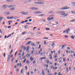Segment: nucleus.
<instances>
[{
    "label": "nucleus",
    "mask_w": 75,
    "mask_h": 75,
    "mask_svg": "<svg viewBox=\"0 0 75 75\" xmlns=\"http://www.w3.org/2000/svg\"><path fill=\"white\" fill-rule=\"evenodd\" d=\"M43 22H45V19H43Z\"/></svg>",
    "instance_id": "nucleus-62"
},
{
    "label": "nucleus",
    "mask_w": 75,
    "mask_h": 75,
    "mask_svg": "<svg viewBox=\"0 0 75 75\" xmlns=\"http://www.w3.org/2000/svg\"><path fill=\"white\" fill-rule=\"evenodd\" d=\"M5 56H6V53H4V57H5Z\"/></svg>",
    "instance_id": "nucleus-37"
},
{
    "label": "nucleus",
    "mask_w": 75,
    "mask_h": 75,
    "mask_svg": "<svg viewBox=\"0 0 75 75\" xmlns=\"http://www.w3.org/2000/svg\"><path fill=\"white\" fill-rule=\"evenodd\" d=\"M10 57H9V58L8 59L7 61H9V59H10Z\"/></svg>",
    "instance_id": "nucleus-45"
},
{
    "label": "nucleus",
    "mask_w": 75,
    "mask_h": 75,
    "mask_svg": "<svg viewBox=\"0 0 75 75\" xmlns=\"http://www.w3.org/2000/svg\"><path fill=\"white\" fill-rule=\"evenodd\" d=\"M39 4H44L45 3H42V2H39Z\"/></svg>",
    "instance_id": "nucleus-25"
},
{
    "label": "nucleus",
    "mask_w": 75,
    "mask_h": 75,
    "mask_svg": "<svg viewBox=\"0 0 75 75\" xmlns=\"http://www.w3.org/2000/svg\"><path fill=\"white\" fill-rule=\"evenodd\" d=\"M64 37H65V38H68V37L67 35H65Z\"/></svg>",
    "instance_id": "nucleus-36"
},
{
    "label": "nucleus",
    "mask_w": 75,
    "mask_h": 75,
    "mask_svg": "<svg viewBox=\"0 0 75 75\" xmlns=\"http://www.w3.org/2000/svg\"><path fill=\"white\" fill-rule=\"evenodd\" d=\"M25 61H26V59H25L24 60H23V62L24 63L25 62Z\"/></svg>",
    "instance_id": "nucleus-44"
},
{
    "label": "nucleus",
    "mask_w": 75,
    "mask_h": 75,
    "mask_svg": "<svg viewBox=\"0 0 75 75\" xmlns=\"http://www.w3.org/2000/svg\"><path fill=\"white\" fill-rule=\"evenodd\" d=\"M64 11H61L60 13V15H62V16H64L66 14V13H64Z\"/></svg>",
    "instance_id": "nucleus-3"
},
{
    "label": "nucleus",
    "mask_w": 75,
    "mask_h": 75,
    "mask_svg": "<svg viewBox=\"0 0 75 75\" xmlns=\"http://www.w3.org/2000/svg\"><path fill=\"white\" fill-rule=\"evenodd\" d=\"M25 68L26 70H27V66L25 67Z\"/></svg>",
    "instance_id": "nucleus-55"
},
{
    "label": "nucleus",
    "mask_w": 75,
    "mask_h": 75,
    "mask_svg": "<svg viewBox=\"0 0 75 75\" xmlns=\"http://www.w3.org/2000/svg\"><path fill=\"white\" fill-rule=\"evenodd\" d=\"M29 63V61H28V60L26 61V64H28Z\"/></svg>",
    "instance_id": "nucleus-29"
},
{
    "label": "nucleus",
    "mask_w": 75,
    "mask_h": 75,
    "mask_svg": "<svg viewBox=\"0 0 75 75\" xmlns=\"http://www.w3.org/2000/svg\"><path fill=\"white\" fill-rule=\"evenodd\" d=\"M57 74V72H55V73L54 74V75H56Z\"/></svg>",
    "instance_id": "nucleus-51"
},
{
    "label": "nucleus",
    "mask_w": 75,
    "mask_h": 75,
    "mask_svg": "<svg viewBox=\"0 0 75 75\" xmlns=\"http://www.w3.org/2000/svg\"><path fill=\"white\" fill-rule=\"evenodd\" d=\"M71 38H72V39H74V36H71Z\"/></svg>",
    "instance_id": "nucleus-31"
},
{
    "label": "nucleus",
    "mask_w": 75,
    "mask_h": 75,
    "mask_svg": "<svg viewBox=\"0 0 75 75\" xmlns=\"http://www.w3.org/2000/svg\"><path fill=\"white\" fill-rule=\"evenodd\" d=\"M43 39H48V38H43Z\"/></svg>",
    "instance_id": "nucleus-50"
},
{
    "label": "nucleus",
    "mask_w": 75,
    "mask_h": 75,
    "mask_svg": "<svg viewBox=\"0 0 75 75\" xmlns=\"http://www.w3.org/2000/svg\"><path fill=\"white\" fill-rule=\"evenodd\" d=\"M55 45V43L54 42H53L51 45V46L52 47H54V46Z\"/></svg>",
    "instance_id": "nucleus-14"
},
{
    "label": "nucleus",
    "mask_w": 75,
    "mask_h": 75,
    "mask_svg": "<svg viewBox=\"0 0 75 75\" xmlns=\"http://www.w3.org/2000/svg\"><path fill=\"white\" fill-rule=\"evenodd\" d=\"M71 4H75V2H71Z\"/></svg>",
    "instance_id": "nucleus-33"
},
{
    "label": "nucleus",
    "mask_w": 75,
    "mask_h": 75,
    "mask_svg": "<svg viewBox=\"0 0 75 75\" xmlns=\"http://www.w3.org/2000/svg\"><path fill=\"white\" fill-rule=\"evenodd\" d=\"M12 5H11L10 6H8V7H12Z\"/></svg>",
    "instance_id": "nucleus-64"
},
{
    "label": "nucleus",
    "mask_w": 75,
    "mask_h": 75,
    "mask_svg": "<svg viewBox=\"0 0 75 75\" xmlns=\"http://www.w3.org/2000/svg\"><path fill=\"white\" fill-rule=\"evenodd\" d=\"M29 49H30V47L28 46H27V47L26 51V52L28 51V50H29Z\"/></svg>",
    "instance_id": "nucleus-7"
},
{
    "label": "nucleus",
    "mask_w": 75,
    "mask_h": 75,
    "mask_svg": "<svg viewBox=\"0 0 75 75\" xmlns=\"http://www.w3.org/2000/svg\"><path fill=\"white\" fill-rule=\"evenodd\" d=\"M31 21H32V19H30L29 20V22H31Z\"/></svg>",
    "instance_id": "nucleus-40"
},
{
    "label": "nucleus",
    "mask_w": 75,
    "mask_h": 75,
    "mask_svg": "<svg viewBox=\"0 0 75 75\" xmlns=\"http://www.w3.org/2000/svg\"><path fill=\"white\" fill-rule=\"evenodd\" d=\"M49 62H50V61H48L47 62V64H49Z\"/></svg>",
    "instance_id": "nucleus-59"
},
{
    "label": "nucleus",
    "mask_w": 75,
    "mask_h": 75,
    "mask_svg": "<svg viewBox=\"0 0 75 75\" xmlns=\"http://www.w3.org/2000/svg\"><path fill=\"white\" fill-rule=\"evenodd\" d=\"M25 58V56H24L23 57V59H24Z\"/></svg>",
    "instance_id": "nucleus-63"
},
{
    "label": "nucleus",
    "mask_w": 75,
    "mask_h": 75,
    "mask_svg": "<svg viewBox=\"0 0 75 75\" xmlns=\"http://www.w3.org/2000/svg\"><path fill=\"white\" fill-rule=\"evenodd\" d=\"M70 30V29L68 28V29H66V30L65 31L64 30L63 32V33H67V34H68V33H69V31Z\"/></svg>",
    "instance_id": "nucleus-2"
},
{
    "label": "nucleus",
    "mask_w": 75,
    "mask_h": 75,
    "mask_svg": "<svg viewBox=\"0 0 75 75\" xmlns=\"http://www.w3.org/2000/svg\"><path fill=\"white\" fill-rule=\"evenodd\" d=\"M37 1H44V0H37Z\"/></svg>",
    "instance_id": "nucleus-23"
},
{
    "label": "nucleus",
    "mask_w": 75,
    "mask_h": 75,
    "mask_svg": "<svg viewBox=\"0 0 75 75\" xmlns=\"http://www.w3.org/2000/svg\"><path fill=\"white\" fill-rule=\"evenodd\" d=\"M49 13H52V11H50Z\"/></svg>",
    "instance_id": "nucleus-48"
},
{
    "label": "nucleus",
    "mask_w": 75,
    "mask_h": 75,
    "mask_svg": "<svg viewBox=\"0 0 75 75\" xmlns=\"http://www.w3.org/2000/svg\"><path fill=\"white\" fill-rule=\"evenodd\" d=\"M30 56L31 54H27L26 57H30Z\"/></svg>",
    "instance_id": "nucleus-15"
},
{
    "label": "nucleus",
    "mask_w": 75,
    "mask_h": 75,
    "mask_svg": "<svg viewBox=\"0 0 75 75\" xmlns=\"http://www.w3.org/2000/svg\"><path fill=\"white\" fill-rule=\"evenodd\" d=\"M66 71H67V72H68V67H67Z\"/></svg>",
    "instance_id": "nucleus-26"
},
{
    "label": "nucleus",
    "mask_w": 75,
    "mask_h": 75,
    "mask_svg": "<svg viewBox=\"0 0 75 75\" xmlns=\"http://www.w3.org/2000/svg\"><path fill=\"white\" fill-rule=\"evenodd\" d=\"M10 22H13V21H8V23H10Z\"/></svg>",
    "instance_id": "nucleus-58"
},
{
    "label": "nucleus",
    "mask_w": 75,
    "mask_h": 75,
    "mask_svg": "<svg viewBox=\"0 0 75 75\" xmlns=\"http://www.w3.org/2000/svg\"><path fill=\"white\" fill-rule=\"evenodd\" d=\"M54 17H52V18H50V20H53L54 19Z\"/></svg>",
    "instance_id": "nucleus-38"
},
{
    "label": "nucleus",
    "mask_w": 75,
    "mask_h": 75,
    "mask_svg": "<svg viewBox=\"0 0 75 75\" xmlns=\"http://www.w3.org/2000/svg\"><path fill=\"white\" fill-rule=\"evenodd\" d=\"M25 12L24 11H22L21 12V13H22V14H23V15H25Z\"/></svg>",
    "instance_id": "nucleus-16"
},
{
    "label": "nucleus",
    "mask_w": 75,
    "mask_h": 75,
    "mask_svg": "<svg viewBox=\"0 0 75 75\" xmlns=\"http://www.w3.org/2000/svg\"><path fill=\"white\" fill-rule=\"evenodd\" d=\"M40 47H41V45H39V47H38V49H40Z\"/></svg>",
    "instance_id": "nucleus-54"
},
{
    "label": "nucleus",
    "mask_w": 75,
    "mask_h": 75,
    "mask_svg": "<svg viewBox=\"0 0 75 75\" xmlns=\"http://www.w3.org/2000/svg\"><path fill=\"white\" fill-rule=\"evenodd\" d=\"M3 17H1L0 18V22H1V21H3Z\"/></svg>",
    "instance_id": "nucleus-10"
},
{
    "label": "nucleus",
    "mask_w": 75,
    "mask_h": 75,
    "mask_svg": "<svg viewBox=\"0 0 75 75\" xmlns=\"http://www.w3.org/2000/svg\"><path fill=\"white\" fill-rule=\"evenodd\" d=\"M17 51H16L15 54V56H16V54H17Z\"/></svg>",
    "instance_id": "nucleus-46"
},
{
    "label": "nucleus",
    "mask_w": 75,
    "mask_h": 75,
    "mask_svg": "<svg viewBox=\"0 0 75 75\" xmlns=\"http://www.w3.org/2000/svg\"><path fill=\"white\" fill-rule=\"evenodd\" d=\"M24 14H24L25 15H27V14H28V13H27V12H25H25Z\"/></svg>",
    "instance_id": "nucleus-34"
},
{
    "label": "nucleus",
    "mask_w": 75,
    "mask_h": 75,
    "mask_svg": "<svg viewBox=\"0 0 75 75\" xmlns=\"http://www.w3.org/2000/svg\"><path fill=\"white\" fill-rule=\"evenodd\" d=\"M31 1V0H28L27 2L28 3H30Z\"/></svg>",
    "instance_id": "nucleus-24"
},
{
    "label": "nucleus",
    "mask_w": 75,
    "mask_h": 75,
    "mask_svg": "<svg viewBox=\"0 0 75 75\" xmlns=\"http://www.w3.org/2000/svg\"><path fill=\"white\" fill-rule=\"evenodd\" d=\"M67 16H68V14H66L65 16H64V17H66Z\"/></svg>",
    "instance_id": "nucleus-41"
},
{
    "label": "nucleus",
    "mask_w": 75,
    "mask_h": 75,
    "mask_svg": "<svg viewBox=\"0 0 75 75\" xmlns=\"http://www.w3.org/2000/svg\"><path fill=\"white\" fill-rule=\"evenodd\" d=\"M30 59L31 61H33L34 60V58H33L32 57H30Z\"/></svg>",
    "instance_id": "nucleus-9"
},
{
    "label": "nucleus",
    "mask_w": 75,
    "mask_h": 75,
    "mask_svg": "<svg viewBox=\"0 0 75 75\" xmlns=\"http://www.w3.org/2000/svg\"><path fill=\"white\" fill-rule=\"evenodd\" d=\"M28 25H26L25 26L24 28H28Z\"/></svg>",
    "instance_id": "nucleus-20"
},
{
    "label": "nucleus",
    "mask_w": 75,
    "mask_h": 75,
    "mask_svg": "<svg viewBox=\"0 0 75 75\" xmlns=\"http://www.w3.org/2000/svg\"><path fill=\"white\" fill-rule=\"evenodd\" d=\"M50 68H51V69H52L53 68V66H51Z\"/></svg>",
    "instance_id": "nucleus-49"
},
{
    "label": "nucleus",
    "mask_w": 75,
    "mask_h": 75,
    "mask_svg": "<svg viewBox=\"0 0 75 75\" xmlns=\"http://www.w3.org/2000/svg\"><path fill=\"white\" fill-rule=\"evenodd\" d=\"M24 50H26V47H24L23 48Z\"/></svg>",
    "instance_id": "nucleus-56"
},
{
    "label": "nucleus",
    "mask_w": 75,
    "mask_h": 75,
    "mask_svg": "<svg viewBox=\"0 0 75 75\" xmlns=\"http://www.w3.org/2000/svg\"><path fill=\"white\" fill-rule=\"evenodd\" d=\"M6 1H7V2H10V1L12 2L14 0H13L12 1H11V0H6Z\"/></svg>",
    "instance_id": "nucleus-8"
},
{
    "label": "nucleus",
    "mask_w": 75,
    "mask_h": 75,
    "mask_svg": "<svg viewBox=\"0 0 75 75\" xmlns=\"http://www.w3.org/2000/svg\"><path fill=\"white\" fill-rule=\"evenodd\" d=\"M34 3L35 4H39V2H34Z\"/></svg>",
    "instance_id": "nucleus-32"
},
{
    "label": "nucleus",
    "mask_w": 75,
    "mask_h": 75,
    "mask_svg": "<svg viewBox=\"0 0 75 75\" xmlns=\"http://www.w3.org/2000/svg\"><path fill=\"white\" fill-rule=\"evenodd\" d=\"M23 69H22L21 70V74H23Z\"/></svg>",
    "instance_id": "nucleus-30"
},
{
    "label": "nucleus",
    "mask_w": 75,
    "mask_h": 75,
    "mask_svg": "<svg viewBox=\"0 0 75 75\" xmlns=\"http://www.w3.org/2000/svg\"><path fill=\"white\" fill-rule=\"evenodd\" d=\"M44 16V14H42L39 15V16Z\"/></svg>",
    "instance_id": "nucleus-57"
},
{
    "label": "nucleus",
    "mask_w": 75,
    "mask_h": 75,
    "mask_svg": "<svg viewBox=\"0 0 75 75\" xmlns=\"http://www.w3.org/2000/svg\"><path fill=\"white\" fill-rule=\"evenodd\" d=\"M45 30H50V29L49 28H45Z\"/></svg>",
    "instance_id": "nucleus-28"
},
{
    "label": "nucleus",
    "mask_w": 75,
    "mask_h": 75,
    "mask_svg": "<svg viewBox=\"0 0 75 75\" xmlns=\"http://www.w3.org/2000/svg\"><path fill=\"white\" fill-rule=\"evenodd\" d=\"M31 10H37L38 9V8H35L34 7H32L30 8Z\"/></svg>",
    "instance_id": "nucleus-4"
},
{
    "label": "nucleus",
    "mask_w": 75,
    "mask_h": 75,
    "mask_svg": "<svg viewBox=\"0 0 75 75\" xmlns=\"http://www.w3.org/2000/svg\"><path fill=\"white\" fill-rule=\"evenodd\" d=\"M42 59H46V57H42Z\"/></svg>",
    "instance_id": "nucleus-53"
},
{
    "label": "nucleus",
    "mask_w": 75,
    "mask_h": 75,
    "mask_svg": "<svg viewBox=\"0 0 75 75\" xmlns=\"http://www.w3.org/2000/svg\"><path fill=\"white\" fill-rule=\"evenodd\" d=\"M26 24H31V23H26Z\"/></svg>",
    "instance_id": "nucleus-60"
},
{
    "label": "nucleus",
    "mask_w": 75,
    "mask_h": 75,
    "mask_svg": "<svg viewBox=\"0 0 75 75\" xmlns=\"http://www.w3.org/2000/svg\"><path fill=\"white\" fill-rule=\"evenodd\" d=\"M71 13L72 14H75V12L74 11H71Z\"/></svg>",
    "instance_id": "nucleus-27"
},
{
    "label": "nucleus",
    "mask_w": 75,
    "mask_h": 75,
    "mask_svg": "<svg viewBox=\"0 0 75 75\" xmlns=\"http://www.w3.org/2000/svg\"><path fill=\"white\" fill-rule=\"evenodd\" d=\"M31 45H32V46H35V45L34 43H32L31 44Z\"/></svg>",
    "instance_id": "nucleus-19"
},
{
    "label": "nucleus",
    "mask_w": 75,
    "mask_h": 75,
    "mask_svg": "<svg viewBox=\"0 0 75 75\" xmlns=\"http://www.w3.org/2000/svg\"><path fill=\"white\" fill-rule=\"evenodd\" d=\"M67 49H68V50H70V47H67Z\"/></svg>",
    "instance_id": "nucleus-52"
},
{
    "label": "nucleus",
    "mask_w": 75,
    "mask_h": 75,
    "mask_svg": "<svg viewBox=\"0 0 75 75\" xmlns=\"http://www.w3.org/2000/svg\"><path fill=\"white\" fill-rule=\"evenodd\" d=\"M18 18V17L17 16H15L13 18L14 20H16V19H17Z\"/></svg>",
    "instance_id": "nucleus-13"
},
{
    "label": "nucleus",
    "mask_w": 75,
    "mask_h": 75,
    "mask_svg": "<svg viewBox=\"0 0 75 75\" xmlns=\"http://www.w3.org/2000/svg\"><path fill=\"white\" fill-rule=\"evenodd\" d=\"M11 10H15V8H11Z\"/></svg>",
    "instance_id": "nucleus-17"
},
{
    "label": "nucleus",
    "mask_w": 75,
    "mask_h": 75,
    "mask_svg": "<svg viewBox=\"0 0 75 75\" xmlns=\"http://www.w3.org/2000/svg\"><path fill=\"white\" fill-rule=\"evenodd\" d=\"M22 64H21V63L20 65V67H22Z\"/></svg>",
    "instance_id": "nucleus-42"
},
{
    "label": "nucleus",
    "mask_w": 75,
    "mask_h": 75,
    "mask_svg": "<svg viewBox=\"0 0 75 75\" xmlns=\"http://www.w3.org/2000/svg\"><path fill=\"white\" fill-rule=\"evenodd\" d=\"M27 22H28V20H26L24 21V23H26Z\"/></svg>",
    "instance_id": "nucleus-43"
},
{
    "label": "nucleus",
    "mask_w": 75,
    "mask_h": 75,
    "mask_svg": "<svg viewBox=\"0 0 75 75\" xmlns=\"http://www.w3.org/2000/svg\"><path fill=\"white\" fill-rule=\"evenodd\" d=\"M50 53H51V54H53V51H51Z\"/></svg>",
    "instance_id": "nucleus-61"
},
{
    "label": "nucleus",
    "mask_w": 75,
    "mask_h": 75,
    "mask_svg": "<svg viewBox=\"0 0 75 75\" xmlns=\"http://www.w3.org/2000/svg\"><path fill=\"white\" fill-rule=\"evenodd\" d=\"M46 44H47V42H46V41H44V45H46Z\"/></svg>",
    "instance_id": "nucleus-22"
},
{
    "label": "nucleus",
    "mask_w": 75,
    "mask_h": 75,
    "mask_svg": "<svg viewBox=\"0 0 75 75\" xmlns=\"http://www.w3.org/2000/svg\"><path fill=\"white\" fill-rule=\"evenodd\" d=\"M25 33H26V32H23V33H22V34H23V35L25 34Z\"/></svg>",
    "instance_id": "nucleus-35"
},
{
    "label": "nucleus",
    "mask_w": 75,
    "mask_h": 75,
    "mask_svg": "<svg viewBox=\"0 0 75 75\" xmlns=\"http://www.w3.org/2000/svg\"><path fill=\"white\" fill-rule=\"evenodd\" d=\"M31 41H29L27 43V45H28L30 44H31Z\"/></svg>",
    "instance_id": "nucleus-12"
},
{
    "label": "nucleus",
    "mask_w": 75,
    "mask_h": 75,
    "mask_svg": "<svg viewBox=\"0 0 75 75\" xmlns=\"http://www.w3.org/2000/svg\"><path fill=\"white\" fill-rule=\"evenodd\" d=\"M6 5H3L2 6V8L3 9H5V8H6Z\"/></svg>",
    "instance_id": "nucleus-6"
},
{
    "label": "nucleus",
    "mask_w": 75,
    "mask_h": 75,
    "mask_svg": "<svg viewBox=\"0 0 75 75\" xmlns=\"http://www.w3.org/2000/svg\"><path fill=\"white\" fill-rule=\"evenodd\" d=\"M70 8V7H67L65 8H59L58 9V10H67V9H69Z\"/></svg>",
    "instance_id": "nucleus-1"
},
{
    "label": "nucleus",
    "mask_w": 75,
    "mask_h": 75,
    "mask_svg": "<svg viewBox=\"0 0 75 75\" xmlns=\"http://www.w3.org/2000/svg\"><path fill=\"white\" fill-rule=\"evenodd\" d=\"M65 45L66 46L67 45H63V46H62V48H61V49L62 50H63V49H64V48H63L64 47H65Z\"/></svg>",
    "instance_id": "nucleus-18"
},
{
    "label": "nucleus",
    "mask_w": 75,
    "mask_h": 75,
    "mask_svg": "<svg viewBox=\"0 0 75 75\" xmlns=\"http://www.w3.org/2000/svg\"><path fill=\"white\" fill-rule=\"evenodd\" d=\"M74 21H75V19H73L70 21V22H74Z\"/></svg>",
    "instance_id": "nucleus-21"
},
{
    "label": "nucleus",
    "mask_w": 75,
    "mask_h": 75,
    "mask_svg": "<svg viewBox=\"0 0 75 75\" xmlns=\"http://www.w3.org/2000/svg\"><path fill=\"white\" fill-rule=\"evenodd\" d=\"M24 23V21H23L21 22L22 24H23V23Z\"/></svg>",
    "instance_id": "nucleus-47"
},
{
    "label": "nucleus",
    "mask_w": 75,
    "mask_h": 75,
    "mask_svg": "<svg viewBox=\"0 0 75 75\" xmlns=\"http://www.w3.org/2000/svg\"><path fill=\"white\" fill-rule=\"evenodd\" d=\"M61 11H59L57 12V13H59V14H60V13H61Z\"/></svg>",
    "instance_id": "nucleus-39"
},
{
    "label": "nucleus",
    "mask_w": 75,
    "mask_h": 75,
    "mask_svg": "<svg viewBox=\"0 0 75 75\" xmlns=\"http://www.w3.org/2000/svg\"><path fill=\"white\" fill-rule=\"evenodd\" d=\"M6 14H7V15H8V14H10V12H9V11H8L6 12Z\"/></svg>",
    "instance_id": "nucleus-11"
},
{
    "label": "nucleus",
    "mask_w": 75,
    "mask_h": 75,
    "mask_svg": "<svg viewBox=\"0 0 75 75\" xmlns=\"http://www.w3.org/2000/svg\"><path fill=\"white\" fill-rule=\"evenodd\" d=\"M40 13H42V12H41L40 11H36L34 13V14H40Z\"/></svg>",
    "instance_id": "nucleus-5"
}]
</instances>
